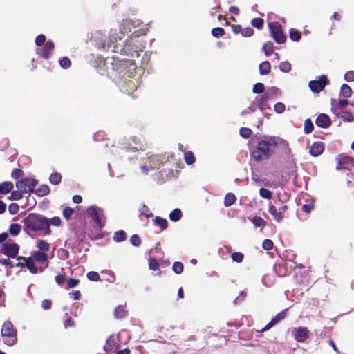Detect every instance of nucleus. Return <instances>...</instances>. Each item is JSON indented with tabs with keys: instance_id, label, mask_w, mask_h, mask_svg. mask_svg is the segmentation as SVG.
<instances>
[{
	"instance_id": "bb28decb",
	"label": "nucleus",
	"mask_w": 354,
	"mask_h": 354,
	"mask_svg": "<svg viewBox=\"0 0 354 354\" xmlns=\"http://www.w3.org/2000/svg\"><path fill=\"white\" fill-rule=\"evenodd\" d=\"M153 223L156 225L159 226L162 230L167 229L168 227V222L167 219L160 216H156L153 219Z\"/></svg>"
},
{
	"instance_id": "13d9d810",
	"label": "nucleus",
	"mask_w": 354,
	"mask_h": 354,
	"mask_svg": "<svg viewBox=\"0 0 354 354\" xmlns=\"http://www.w3.org/2000/svg\"><path fill=\"white\" fill-rule=\"evenodd\" d=\"M24 175V171L22 169L16 168L15 169L11 174V176L13 179L17 180L20 177H21Z\"/></svg>"
},
{
	"instance_id": "cd10ccee",
	"label": "nucleus",
	"mask_w": 354,
	"mask_h": 354,
	"mask_svg": "<svg viewBox=\"0 0 354 354\" xmlns=\"http://www.w3.org/2000/svg\"><path fill=\"white\" fill-rule=\"evenodd\" d=\"M352 90L349 85L346 84H344L341 86L340 89V95L344 97V98H348L351 96Z\"/></svg>"
},
{
	"instance_id": "09e8293b",
	"label": "nucleus",
	"mask_w": 354,
	"mask_h": 354,
	"mask_svg": "<svg viewBox=\"0 0 354 354\" xmlns=\"http://www.w3.org/2000/svg\"><path fill=\"white\" fill-rule=\"evenodd\" d=\"M211 32L214 37L218 38L220 37H222L225 34V30L223 28L217 27L214 28L212 30Z\"/></svg>"
},
{
	"instance_id": "4468645a",
	"label": "nucleus",
	"mask_w": 354,
	"mask_h": 354,
	"mask_svg": "<svg viewBox=\"0 0 354 354\" xmlns=\"http://www.w3.org/2000/svg\"><path fill=\"white\" fill-rule=\"evenodd\" d=\"M324 150V144L322 142H315L309 149V153L314 157L321 155Z\"/></svg>"
},
{
	"instance_id": "4d7b16f0",
	"label": "nucleus",
	"mask_w": 354,
	"mask_h": 354,
	"mask_svg": "<svg viewBox=\"0 0 354 354\" xmlns=\"http://www.w3.org/2000/svg\"><path fill=\"white\" fill-rule=\"evenodd\" d=\"M35 42L37 46H43L46 43V36L43 34L37 35Z\"/></svg>"
},
{
	"instance_id": "a18cd8bd",
	"label": "nucleus",
	"mask_w": 354,
	"mask_h": 354,
	"mask_svg": "<svg viewBox=\"0 0 354 354\" xmlns=\"http://www.w3.org/2000/svg\"><path fill=\"white\" fill-rule=\"evenodd\" d=\"M88 279L92 281H100V277L98 272L94 271H90L86 274Z\"/></svg>"
},
{
	"instance_id": "a878e982",
	"label": "nucleus",
	"mask_w": 354,
	"mask_h": 354,
	"mask_svg": "<svg viewBox=\"0 0 354 354\" xmlns=\"http://www.w3.org/2000/svg\"><path fill=\"white\" fill-rule=\"evenodd\" d=\"M183 216L182 212L180 209L176 208L169 214V219L173 222H177L181 219Z\"/></svg>"
},
{
	"instance_id": "3c124183",
	"label": "nucleus",
	"mask_w": 354,
	"mask_h": 354,
	"mask_svg": "<svg viewBox=\"0 0 354 354\" xmlns=\"http://www.w3.org/2000/svg\"><path fill=\"white\" fill-rule=\"evenodd\" d=\"M291 68V64L288 62H282L279 64V69L283 73L290 72Z\"/></svg>"
},
{
	"instance_id": "de8ad7c7",
	"label": "nucleus",
	"mask_w": 354,
	"mask_h": 354,
	"mask_svg": "<svg viewBox=\"0 0 354 354\" xmlns=\"http://www.w3.org/2000/svg\"><path fill=\"white\" fill-rule=\"evenodd\" d=\"M23 194L24 192H21L19 189L17 191H12L9 198L14 201H19L22 198Z\"/></svg>"
},
{
	"instance_id": "dca6fc26",
	"label": "nucleus",
	"mask_w": 354,
	"mask_h": 354,
	"mask_svg": "<svg viewBox=\"0 0 354 354\" xmlns=\"http://www.w3.org/2000/svg\"><path fill=\"white\" fill-rule=\"evenodd\" d=\"M278 89L276 88H272L265 94H263L258 102V106L261 109H263L266 106L267 102L271 99L274 94H276Z\"/></svg>"
},
{
	"instance_id": "5fc2aeb1",
	"label": "nucleus",
	"mask_w": 354,
	"mask_h": 354,
	"mask_svg": "<svg viewBox=\"0 0 354 354\" xmlns=\"http://www.w3.org/2000/svg\"><path fill=\"white\" fill-rule=\"evenodd\" d=\"M130 241L133 246L138 247L141 245V239L138 234H133L130 238Z\"/></svg>"
},
{
	"instance_id": "423d86ee",
	"label": "nucleus",
	"mask_w": 354,
	"mask_h": 354,
	"mask_svg": "<svg viewBox=\"0 0 354 354\" xmlns=\"http://www.w3.org/2000/svg\"><path fill=\"white\" fill-rule=\"evenodd\" d=\"M36 185V180L30 178H21L16 183L17 188L24 193L33 192Z\"/></svg>"
},
{
	"instance_id": "c756f323",
	"label": "nucleus",
	"mask_w": 354,
	"mask_h": 354,
	"mask_svg": "<svg viewBox=\"0 0 354 354\" xmlns=\"http://www.w3.org/2000/svg\"><path fill=\"white\" fill-rule=\"evenodd\" d=\"M236 200V197L233 193H227L224 198V205L230 207L235 203Z\"/></svg>"
},
{
	"instance_id": "1a4fd4ad",
	"label": "nucleus",
	"mask_w": 354,
	"mask_h": 354,
	"mask_svg": "<svg viewBox=\"0 0 354 354\" xmlns=\"http://www.w3.org/2000/svg\"><path fill=\"white\" fill-rule=\"evenodd\" d=\"M19 245L16 243H6L3 244L1 252L9 258H15L19 254Z\"/></svg>"
},
{
	"instance_id": "a211bd4d",
	"label": "nucleus",
	"mask_w": 354,
	"mask_h": 354,
	"mask_svg": "<svg viewBox=\"0 0 354 354\" xmlns=\"http://www.w3.org/2000/svg\"><path fill=\"white\" fill-rule=\"evenodd\" d=\"M335 101V100L334 99H332L331 100V104L333 105L331 111L333 113L343 111L349 104V102L347 98L340 99L335 106L333 105V102Z\"/></svg>"
},
{
	"instance_id": "9d476101",
	"label": "nucleus",
	"mask_w": 354,
	"mask_h": 354,
	"mask_svg": "<svg viewBox=\"0 0 354 354\" xmlns=\"http://www.w3.org/2000/svg\"><path fill=\"white\" fill-rule=\"evenodd\" d=\"M310 331L306 327L299 326L292 330V335L298 342H304L309 337Z\"/></svg>"
},
{
	"instance_id": "393cba45",
	"label": "nucleus",
	"mask_w": 354,
	"mask_h": 354,
	"mask_svg": "<svg viewBox=\"0 0 354 354\" xmlns=\"http://www.w3.org/2000/svg\"><path fill=\"white\" fill-rule=\"evenodd\" d=\"M268 212L277 222L279 223L281 221V216H279L278 209L271 203L268 205Z\"/></svg>"
},
{
	"instance_id": "8fccbe9b",
	"label": "nucleus",
	"mask_w": 354,
	"mask_h": 354,
	"mask_svg": "<svg viewBox=\"0 0 354 354\" xmlns=\"http://www.w3.org/2000/svg\"><path fill=\"white\" fill-rule=\"evenodd\" d=\"M59 64L64 69L68 68L71 65V62L68 57H64L59 60Z\"/></svg>"
},
{
	"instance_id": "37998d69",
	"label": "nucleus",
	"mask_w": 354,
	"mask_h": 354,
	"mask_svg": "<svg viewBox=\"0 0 354 354\" xmlns=\"http://www.w3.org/2000/svg\"><path fill=\"white\" fill-rule=\"evenodd\" d=\"M232 260L236 263H241L244 259V254L240 252H234L231 255Z\"/></svg>"
},
{
	"instance_id": "bf43d9fd",
	"label": "nucleus",
	"mask_w": 354,
	"mask_h": 354,
	"mask_svg": "<svg viewBox=\"0 0 354 354\" xmlns=\"http://www.w3.org/2000/svg\"><path fill=\"white\" fill-rule=\"evenodd\" d=\"M80 283V280L75 278H70L67 281V288H73L76 287Z\"/></svg>"
},
{
	"instance_id": "e433bc0d",
	"label": "nucleus",
	"mask_w": 354,
	"mask_h": 354,
	"mask_svg": "<svg viewBox=\"0 0 354 354\" xmlns=\"http://www.w3.org/2000/svg\"><path fill=\"white\" fill-rule=\"evenodd\" d=\"M314 129V126L312 120L310 118H307L304 121V133L306 134L310 133Z\"/></svg>"
},
{
	"instance_id": "e2e57ef3",
	"label": "nucleus",
	"mask_w": 354,
	"mask_h": 354,
	"mask_svg": "<svg viewBox=\"0 0 354 354\" xmlns=\"http://www.w3.org/2000/svg\"><path fill=\"white\" fill-rule=\"evenodd\" d=\"M50 225L59 227L62 225V221L59 217L55 216V217L49 219V225Z\"/></svg>"
},
{
	"instance_id": "c03bdc74",
	"label": "nucleus",
	"mask_w": 354,
	"mask_h": 354,
	"mask_svg": "<svg viewBox=\"0 0 354 354\" xmlns=\"http://www.w3.org/2000/svg\"><path fill=\"white\" fill-rule=\"evenodd\" d=\"M74 210L70 207H65L63 209L62 214L63 216L67 220H70L71 218V216L73 214Z\"/></svg>"
},
{
	"instance_id": "69168bd1",
	"label": "nucleus",
	"mask_w": 354,
	"mask_h": 354,
	"mask_svg": "<svg viewBox=\"0 0 354 354\" xmlns=\"http://www.w3.org/2000/svg\"><path fill=\"white\" fill-rule=\"evenodd\" d=\"M252 222L256 227H260L265 223L264 220L259 216L254 217L252 220Z\"/></svg>"
},
{
	"instance_id": "20e7f679",
	"label": "nucleus",
	"mask_w": 354,
	"mask_h": 354,
	"mask_svg": "<svg viewBox=\"0 0 354 354\" xmlns=\"http://www.w3.org/2000/svg\"><path fill=\"white\" fill-rule=\"evenodd\" d=\"M270 36L274 39L276 43L283 44L286 41V35L282 30L281 25L278 21L270 22L268 24Z\"/></svg>"
},
{
	"instance_id": "2f4dec72",
	"label": "nucleus",
	"mask_w": 354,
	"mask_h": 354,
	"mask_svg": "<svg viewBox=\"0 0 354 354\" xmlns=\"http://www.w3.org/2000/svg\"><path fill=\"white\" fill-rule=\"evenodd\" d=\"M184 160L187 165H191L196 161L195 156L192 151H189L184 153Z\"/></svg>"
},
{
	"instance_id": "473e14b6",
	"label": "nucleus",
	"mask_w": 354,
	"mask_h": 354,
	"mask_svg": "<svg viewBox=\"0 0 354 354\" xmlns=\"http://www.w3.org/2000/svg\"><path fill=\"white\" fill-rule=\"evenodd\" d=\"M159 268H160L159 262L156 259H154L153 257H150L149 259V268L153 271L158 270L159 274H160L161 272H160Z\"/></svg>"
},
{
	"instance_id": "ea45409f",
	"label": "nucleus",
	"mask_w": 354,
	"mask_h": 354,
	"mask_svg": "<svg viewBox=\"0 0 354 354\" xmlns=\"http://www.w3.org/2000/svg\"><path fill=\"white\" fill-rule=\"evenodd\" d=\"M259 193L261 197L268 200L271 199L273 195L271 191L263 187L260 188Z\"/></svg>"
},
{
	"instance_id": "603ef678",
	"label": "nucleus",
	"mask_w": 354,
	"mask_h": 354,
	"mask_svg": "<svg viewBox=\"0 0 354 354\" xmlns=\"http://www.w3.org/2000/svg\"><path fill=\"white\" fill-rule=\"evenodd\" d=\"M252 130L250 128L247 127H241L239 130V133L241 136H242L244 138H249L252 134Z\"/></svg>"
},
{
	"instance_id": "680f3d73",
	"label": "nucleus",
	"mask_w": 354,
	"mask_h": 354,
	"mask_svg": "<svg viewBox=\"0 0 354 354\" xmlns=\"http://www.w3.org/2000/svg\"><path fill=\"white\" fill-rule=\"evenodd\" d=\"M19 211V205L15 203H12L8 206V212L10 214L14 215L16 214Z\"/></svg>"
},
{
	"instance_id": "f3484780",
	"label": "nucleus",
	"mask_w": 354,
	"mask_h": 354,
	"mask_svg": "<svg viewBox=\"0 0 354 354\" xmlns=\"http://www.w3.org/2000/svg\"><path fill=\"white\" fill-rule=\"evenodd\" d=\"M112 343L113 344L115 343L114 338L108 339L107 343H106V350L107 351H109L110 352L115 353V354H130L131 353V351L129 348L117 351L116 348H117L118 346H114L112 345Z\"/></svg>"
},
{
	"instance_id": "774afa93",
	"label": "nucleus",
	"mask_w": 354,
	"mask_h": 354,
	"mask_svg": "<svg viewBox=\"0 0 354 354\" xmlns=\"http://www.w3.org/2000/svg\"><path fill=\"white\" fill-rule=\"evenodd\" d=\"M344 80L347 82L354 81V71H347L344 75Z\"/></svg>"
},
{
	"instance_id": "9b49d317",
	"label": "nucleus",
	"mask_w": 354,
	"mask_h": 354,
	"mask_svg": "<svg viewBox=\"0 0 354 354\" xmlns=\"http://www.w3.org/2000/svg\"><path fill=\"white\" fill-rule=\"evenodd\" d=\"M288 308H286L279 313H277L272 319L261 330L260 332H265L270 329L272 326L277 324L280 321L283 320L287 315Z\"/></svg>"
},
{
	"instance_id": "72a5a7b5",
	"label": "nucleus",
	"mask_w": 354,
	"mask_h": 354,
	"mask_svg": "<svg viewBox=\"0 0 354 354\" xmlns=\"http://www.w3.org/2000/svg\"><path fill=\"white\" fill-rule=\"evenodd\" d=\"M62 175L58 172L53 173L49 176V181L53 185H58L62 180Z\"/></svg>"
},
{
	"instance_id": "c9c22d12",
	"label": "nucleus",
	"mask_w": 354,
	"mask_h": 354,
	"mask_svg": "<svg viewBox=\"0 0 354 354\" xmlns=\"http://www.w3.org/2000/svg\"><path fill=\"white\" fill-rule=\"evenodd\" d=\"M21 230V227L18 223H12L9 227V232L12 236H17Z\"/></svg>"
},
{
	"instance_id": "5701e85b",
	"label": "nucleus",
	"mask_w": 354,
	"mask_h": 354,
	"mask_svg": "<svg viewBox=\"0 0 354 354\" xmlns=\"http://www.w3.org/2000/svg\"><path fill=\"white\" fill-rule=\"evenodd\" d=\"M13 189V184L10 181H4L0 183V194H7Z\"/></svg>"
},
{
	"instance_id": "4c0bfd02",
	"label": "nucleus",
	"mask_w": 354,
	"mask_h": 354,
	"mask_svg": "<svg viewBox=\"0 0 354 354\" xmlns=\"http://www.w3.org/2000/svg\"><path fill=\"white\" fill-rule=\"evenodd\" d=\"M289 35L290 39L293 41H299L301 37V32L295 28H291L290 30Z\"/></svg>"
},
{
	"instance_id": "6e6552de",
	"label": "nucleus",
	"mask_w": 354,
	"mask_h": 354,
	"mask_svg": "<svg viewBox=\"0 0 354 354\" xmlns=\"http://www.w3.org/2000/svg\"><path fill=\"white\" fill-rule=\"evenodd\" d=\"M55 45L50 40L47 41L43 46L37 48V55L44 59H48L53 53Z\"/></svg>"
},
{
	"instance_id": "ddd939ff",
	"label": "nucleus",
	"mask_w": 354,
	"mask_h": 354,
	"mask_svg": "<svg viewBox=\"0 0 354 354\" xmlns=\"http://www.w3.org/2000/svg\"><path fill=\"white\" fill-rule=\"evenodd\" d=\"M16 267L24 268L26 267L30 273L37 274L38 272V268L35 266L33 259L32 257H28L26 259V262H18Z\"/></svg>"
},
{
	"instance_id": "f257e3e1",
	"label": "nucleus",
	"mask_w": 354,
	"mask_h": 354,
	"mask_svg": "<svg viewBox=\"0 0 354 354\" xmlns=\"http://www.w3.org/2000/svg\"><path fill=\"white\" fill-rule=\"evenodd\" d=\"M279 144L288 147V143L279 138L274 136H263L258 140L254 149L251 151L252 159L256 162H261L269 159L273 154Z\"/></svg>"
},
{
	"instance_id": "7ed1b4c3",
	"label": "nucleus",
	"mask_w": 354,
	"mask_h": 354,
	"mask_svg": "<svg viewBox=\"0 0 354 354\" xmlns=\"http://www.w3.org/2000/svg\"><path fill=\"white\" fill-rule=\"evenodd\" d=\"M1 335L3 337V342L9 346L15 345L17 342V329L14 328L12 323L9 320L3 324Z\"/></svg>"
},
{
	"instance_id": "2eb2a0df",
	"label": "nucleus",
	"mask_w": 354,
	"mask_h": 354,
	"mask_svg": "<svg viewBox=\"0 0 354 354\" xmlns=\"http://www.w3.org/2000/svg\"><path fill=\"white\" fill-rule=\"evenodd\" d=\"M315 124L319 127L328 128L331 124V120L328 115L325 113H321L317 117L315 120Z\"/></svg>"
},
{
	"instance_id": "49530a36",
	"label": "nucleus",
	"mask_w": 354,
	"mask_h": 354,
	"mask_svg": "<svg viewBox=\"0 0 354 354\" xmlns=\"http://www.w3.org/2000/svg\"><path fill=\"white\" fill-rule=\"evenodd\" d=\"M265 86L262 83H256L252 88V92L256 94H261L264 92Z\"/></svg>"
},
{
	"instance_id": "b1692460",
	"label": "nucleus",
	"mask_w": 354,
	"mask_h": 354,
	"mask_svg": "<svg viewBox=\"0 0 354 354\" xmlns=\"http://www.w3.org/2000/svg\"><path fill=\"white\" fill-rule=\"evenodd\" d=\"M259 73L261 75L268 74L271 71V65L268 61H264L259 66Z\"/></svg>"
},
{
	"instance_id": "c85d7f7f",
	"label": "nucleus",
	"mask_w": 354,
	"mask_h": 354,
	"mask_svg": "<svg viewBox=\"0 0 354 354\" xmlns=\"http://www.w3.org/2000/svg\"><path fill=\"white\" fill-rule=\"evenodd\" d=\"M35 193L39 196H44L50 193V188L47 185L43 184L37 189Z\"/></svg>"
},
{
	"instance_id": "f704fd0d",
	"label": "nucleus",
	"mask_w": 354,
	"mask_h": 354,
	"mask_svg": "<svg viewBox=\"0 0 354 354\" xmlns=\"http://www.w3.org/2000/svg\"><path fill=\"white\" fill-rule=\"evenodd\" d=\"M127 239V234L124 230H119L115 232L113 240L115 242H122Z\"/></svg>"
},
{
	"instance_id": "58836bf2",
	"label": "nucleus",
	"mask_w": 354,
	"mask_h": 354,
	"mask_svg": "<svg viewBox=\"0 0 354 354\" xmlns=\"http://www.w3.org/2000/svg\"><path fill=\"white\" fill-rule=\"evenodd\" d=\"M251 24L257 29H262L264 24V20L260 17H256L252 19Z\"/></svg>"
},
{
	"instance_id": "f8f14e48",
	"label": "nucleus",
	"mask_w": 354,
	"mask_h": 354,
	"mask_svg": "<svg viewBox=\"0 0 354 354\" xmlns=\"http://www.w3.org/2000/svg\"><path fill=\"white\" fill-rule=\"evenodd\" d=\"M353 163V158L341 154L337 157V166L336 169L337 170H341V169H348V167L351 166Z\"/></svg>"
},
{
	"instance_id": "aec40b11",
	"label": "nucleus",
	"mask_w": 354,
	"mask_h": 354,
	"mask_svg": "<svg viewBox=\"0 0 354 354\" xmlns=\"http://www.w3.org/2000/svg\"><path fill=\"white\" fill-rule=\"evenodd\" d=\"M32 258L33 259V260H35L36 261L46 263V267L48 266V256L44 252H41V251L35 252L32 254Z\"/></svg>"
},
{
	"instance_id": "338daca9",
	"label": "nucleus",
	"mask_w": 354,
	"mask_h": 354,
	"mask_svg": "<svg viewBox=\"0 0 354 354\" xmlns=\"http://www.w3.org/2000/svg\"><path fill=\"white\" fill-rule=\"evenodd\" d=\"M66 280V274H58L55 277V281L59 286L63 285L65 283Z\"/></svg>"
},
{
	"instance_id": "0e129e2a",
	"label": "nucleus",
	"mask_w": 354,
	"mask_h": 354,
	"mask_svg": "<svg viewBox=\"0 0 354 354\" xmlns=\"http://www.w3.org/2000/svg\"><path fill=\"white\" fill-rule=\"evenodd\" d=\"M274 109L277 113H282L285 111V105L282 102H277L274 104Z\"/></svg>"
},
{
	"instance_id": "0eeeda50",
	"label": "nucleus",
	"mask_w": 354,
	"mask_h": 354,
	"mask_svg": "<svg viewBox=\"0 0 354 354\" xmlns=\"http://www.w3.org/2000/svg\"><path fill=\"white\" fill-rule=\"evenodd\" d=\"M328 82L327 76L322 75L319 80H311L308 83V86L312 92L319 93L324 89Z\"/></svg>"
},
{
	"instance_id": "39448f33",
	"label": "nucleus",
	"mask_w": 354,
	"mask_h": 354,
	"mask_svg": "<svg viewBox=\"0 0 354 354\" xmlns=\"http://www.w3.org/2000/svg\"><path fill=\"white\" fill-rule=\"evenodd\" d=\"M87 214L92 221L100 228H102L105 225V216L104 215L103 209L96 206H91L87 209Z\"/></svg>"
},
{
	"instance_id": "7c9ffc66",
	"label": "nucleus",
	"mask_w": 354,
	"mask_h": 354,
	"mask_svg": "<svg viewBox=\"0 0 354 354\" xmlns=\"http://www.w3.org/2000/svg\"><path fill=\"white\" fill-rule=\"evenodd\" d=\"M262 50L264 52L266 56H270L274 52L273 43L272 41H267L264 44Z\"/></svg>"
},
{
	"instance_id": "79ce46f5",
	"label": "nucleus",
	"mask_w": 354,
	"mask_h": 354,
	"mask_svg": "<svg viewBox=\"0 0 354 354\" xmlns=\"http://www.w3.org/2000/svg\"><path fill=\"white\" fill-rule=\"evenodd\" d=\"M37 247L41 250V252L48 251L50 249L49 243L44 240H39L37 243Z\"/></svg>"
},
{
	"instance_id": "f03ea898",
	"label": "nucleus",
	"mask_w": 354,
	"mask_h": 354,
	"mask_svg": "<svg viewBox=\"0 0 354 354\" xmlns=\"http://www.w3.org/2000/svg\"><path fill=\"white\" fill-rule=\"evenodd\" d=\"M24 230L27 232H37L44 230L46 234H49L51 230L49 227V219L35 213L30 214L22 220Z\"/></svg>"
},
{
	"instance_id": "412c9836",
	"label": "nucleus",
	"mask_w": 354,
	"mask_h": 354,
	"mask_svg": "<svg viewBox=\"0 0 354 354\" xmlns=\"http://www.w3.org/2000/svg\"><path fill=\"white\" fill-rule=\"evenodd\" d=\"M149 167L151 169H159L162 165L158 156H152L148 158Z\"/></svg>"
},
{
	"instance_id": "4be33fe9",
	"label": "nucleus",
	"mask_w": 354,
	"mask_h": 354,
	"mask_svg": "<svg viewBox=\"0 0 354 354\" xmlns=\"http://www.w3.org/2000/svg\"><path fill=\"white\" fill-rule=\"evenodd\" d=\"M114 317L116 319H123L127 315L126 306L122 305L118 306L114 310Z\"/></svg>"
},
{
	"instance_id": "6ab92c4d",
	"label": "nucleus",
	"mask_w": 354,
	"mask_h": 354,
	"mask_svg": "<svg viewBox=\"0 0 354 354\" xmlns=\"http://www.w3.org/2000/svg\"><path fill=\"white\" fill-rule=\"evenodd\" d=\"M333 113L335 115L336 117L342 119L345 122H351L354 121V115L350 111L343 110V111L335 112Z\"/></svg>"
},
{
	"instance_id": "6e6d98bb",
	"label": "nucleus",
	"mask_w": 354,
	"mask_h": 354,
	"mask_svg": "<svg viewBox=\"0 0 354 354\" xmlns=\"http://www.w3.org/2000/svg\"><path fill=\"white\" fill-rule=\"evenodd\" d=\"M262 247L264 250H270L273 248L274 247V243L272 240L270 239H265L263 241V243H262Z\"/></svg>"
},
{
	"instance_id": "052dcab7",
	"label": "nucleus",
	"mask_w": 354,
	"mask_h": 354,
	"mask_svg": "<svg viewBox=\"0 0 354 354\" xmlns=\"http://www.w3.org/2000/svg\"><path fill=\"white\" fill-rule=\"evenodd\" d=\"M288 209V205H281L279 209H278V211H279V214L280 216H281V221L286 216V212Z\"/></svg>"
},
{
	"instance_id": "a19ab883",
	"label": "nucleus",
	"mask_w": 354,
	"mask_h": 354,
	"mask_svg": "<svg viewBox=\"0 0 354 354\" xmlns=\"http://www.w3.org/2000/svg\"><path fill=\"white\" fill-rule=\"evenodd\" d=\"M183 269L184 266L181 262L176 261L173 263L172 270L176 274H181L183 272Z\"/></svg>"
},
{
	"instance_id": "864d4df0",
	"label": "nucleus",
	"mask_w": 354,
	"mask_h": 354,
	"mask_svg": "<svg viewBox=\"0 0 354 354\" xmlns=\"http://www.w3.org/2000/svg\"><path fill=\"white\" fill-rule=\"evenodd\" d=\"M140 216H145L146 218H149L153 216L152 212L150 211L149 207L144 205L141 209Z\"/></svg>"
}]
</instances>
